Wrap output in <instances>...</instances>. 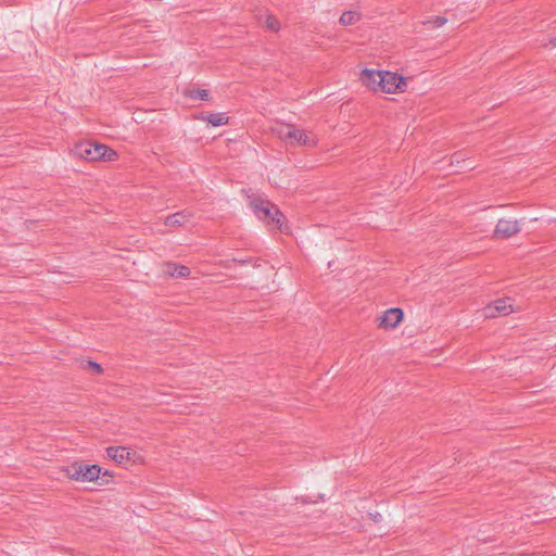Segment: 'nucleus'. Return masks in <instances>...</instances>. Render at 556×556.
<instances>
[{"mask_svg": "<svg viewBox=\"0 0 556 556\" xmlns=\"http://www.w3.org/2000/svg\"><path fill=\"white\" fill-rule=\"evenodd\" d=\"M198 119L207 122L214 127L227 125L229 122V117L226 113H201L197 116Z\"/></svg>", "mask_w": 556, "mask_h": 556, "instance_id": "9b49d317", "label": "nucleus"}, {"mask_svg": "<svg viewBox=\"0 0 556 556\" xmlns=\"http://www.w3.org/2000/svg\"><path fill=\"white\" fill-rule=\"evenodd\" d=\"M381 92H403L406 88V79L396 73L380 71Z\"/></svg>", "mask_w": 556, "mask_h": 556, "instance_id": "7ed1b4c3", "label": "nucleus"}, {"mask_svg": "<svg viewBox=\"0 0 556 556\" xmlns=\"http://www.w3.org/2000/svg\"><path fill=\"white\" fill-rule=\"evenodd\" d=\"M89 147H92V142H85L76 147L75 153L83 159H86L88 161H91V156H93L92 149H89Z\"/></svg>", "mask_w": 556, "mask_h": 556, "instance_id": "2eb2a0df", "label": "nucleus"}, {"mask_svg": "<svg viewBox=\"0 0 556 556\" xmlns=\"http://www.w3.org/2000/svg\"><path fill=\"white\" fill-rule=\"evenodd\" d=\"M89 149H92L93 153V156H91V161H113L116 157V152L111 150L105 144L92 142V147H89Z\"/></svg>", "mask_w": 556, "mask_h": 556, "instance_id": "6e6552de", "label": "nucleus"}, {"mask_svg": "<svg viewBox=\"0 0 556 556\" xmlns=\"http://www.w3.org/2000/svg\"><path fill=\"white\" fill-rule=\"evenodd\" d=\"M106 455L117 464H126L130 459V450L126 446L108 447Z\"/></svg>", "mask_w": 556, "mask_h": 556, "instance_id": "9d476101", "label": "nucleus"}, {"mask_svg": "<svg viewBox=\"0 0 556 556\" xmlns=\"http://www.w3.org/2000/svg\"><path fill=\"white\" fill-rule=\"evenodd\" d=\"M294 125L290 124H278L273 128V131L285 141H290V138L293 135Z\"/></svg>", "mask_w": 556, "mask_h": 556, "instance_id": "ddd939ff", "label": "nucleus"}, {"mask_svg": "<svg viewBox=\"0 0 556 556\" xmlns=\"http://www.w3.org/2000/svg\"><path fill=\"white\" fill-rule=\"evenodd\" d=\"M167 273L172 277L176 278H185L190 275V269L187 266L184 265H176V264H168L167 265Z\"/></svg>", "mask_w": 556, "mask_h": 556, "instance_id": "4468645a", "label": "nucleus"}, {"mask_svg": "<svg viewBox=\"0 0 556 556\" xmlns=\"http://www.w3.org/2000/svg\"><path fill=\"white\" fill-rule=\"evenodd\" d=\"M186 96L192 100H207L210 93L206 89H192L188 90Z\"/></svg>", "mask_w": 556, "mask_h": 556, "instance_id": "f3484780", "label": "nucleus"}, {"mask_svg": "<svg viewBox=\"0 0 556 556\" xmlns=\"http://www.w3.org/2000/svg\"><path fill=\"white\" fill-rule=\"evenodd\" d=\"M190 217L191 213L189 211L177 212L173 215L167 216L164 220V225L170 228L182 226L189 222Z\"/></svg>", "mask_w": 556, "mask_h": 556, "instance_id": "f8f14e48", "label": "nucleus"}, {"mask_svg": "<svg viewBox=\"0 0 556 556\" xmlns=\"http://www.w3.org/2000/svg\"><path fill=\"white\" fill-rule=\"evenodd\" d=\"M101 468L98 465L73 464L66 468L68 478L81 482H91L99 478Z\"/></svg>", "mask_w": 556, "mask_h": 556, "instance_id": "f03ea898", "label": "nucleus"}, {"mask_svg": "<svg viewBox=\"0 0 556 556\" xmlns=\"http://www.w3.org/2000/svg\"><path fill=\"white\" fill-rule=\"evenodd\" d=\"M359 79L369 89L376 92L381 90L380 71L365 68L362 71Z\"/></svg>", "mask_w": 556, "mask_h": 556, "instance_id": "423d86ee", "label": "nucleus"}, {"mask_svg": "<svg viewBox=\"0 0 556 556\" xmlns=\"http://www.w3.org/2000/svg\"><path fill=\"white\" fill-rule=\"evenodd\" d=\"M251 206L258 219L270 220L278 229L282 230L285 217L274 205L256 200L251 203Z\"/></svg>", "mask_w": 556, "mask_h": 556, "instance_id": "f257e3e1", "label": "nucleus"}, {"mask_svg": "<svg viewBox=\"0 0 556 556\" xmlns=\"http://www.w3.org/2000/svg\"><path fill=\"white\" fill-rule=\"evenodd\" d=\"M513 311L510 299H498L494 301L492 304H489L484 311L483 315L486 318H495L497 316L508 315Z\"/></svg>", "mask_w": 556, "mask_h": 556, "instance_id": "20e7f679", "label": "nucleus"}, {"mask_svg": "<svg viewBox=\"0 0 556 556\" xmlns=\"http://www.w3.org/2000/svg\"><path fill=\"white\" fill-rule=\"evenodd\" d=\"M317 142L316 138L303 129L294 127L293 135L289 143H298L301 146L313 147Z\"/></svg>", "mask_w": 556, "mask_h": 556, "instance_id": "1a4fd4ad", "label": "nucleus"}, {"mask_svg": "<svg viewBox=\"0 0 556 556\" xmlns=\"http://www.w3.org/2000/svg\"><path fill=\"white\" fill-rule=\"evenodd\" d=\"M359 13L355 11H346L340 17V23L344 26L353 25L359 20Z\"/></svg>", "mask_w": 556, "mask_h": 556, "instance_id": "dca6fc26", "label": "nucleus"}, {"mask_svg": "<svg viewBox=\"0 0 556 556\" xmlns=\"http://www.w3.org/2000/svg\"><path fill=\"white\" fill-rule=\"evenodd\" d=\"M520 231L518 220L500 219L494 230V235L498 238H510Z\"/></svg>", "mask_w": 556, "mask_h": 556, "instance_id": "39448f33", "label": "nucleus"}, {"mask_svg": "<svg viewBox=\"0 0 556 556\" xmlns=\"http://www.w3.org/2000/svg\"><path fill=\"white\" fill-rule=\"evenodd\" d=\"M265 27L271 31H278L280 29V24L275 16L267 15L265 18Z\"/></svg>", "mask_w": 556, "mask_h": 556, "instance_id": "a211bd4d", "label": "nucleus"}, {"mask_svg": "<svg viewBox=\"0 0 556 556\" xmlns=\"http://www.w3.org/2000/svg\"><path fill=\"white\" fill-rule=\"evenodd\" d=\"M85 367H88V368L92 369L96 374H101L102 372L101 365L96 363V362H92V361H88L86 363Z\"/></svg>", "mask_w": 556, "mask_h": 556, "instance_id": "6ab92c4d", "label": "nucleus"}, {"mask_svg": "<svg viewBox=\"0 0 556 556\" xmlns=\"http://www.w3.org/2000/svg\"><path fill=\"white\" fill-rule=\"evenodd\" d=\"M445 23H446V18H445V17L438 16V17H435V20H434V26H435V27H441V26H443Z\"/></svg>", "mask_w": 556, "mask_h": 556, "instance_id": "aec40b11", "label": "nucleus"}, {"mask_svg": "<svg viewBox=\"0 0 556 556\" xmlns=\"http://www.w3.org/2000/svg\"><path fill=\"white\" fill-rule=\"evenodd\" d=\"M402 319L403 311L401 308H390L380 317V326L383 328H395Z\"/></svg>", "mask_w": 556, "mask_h": 556, "instance_id": "0eeeda50", "label": "nucleus"}]
</instances>
